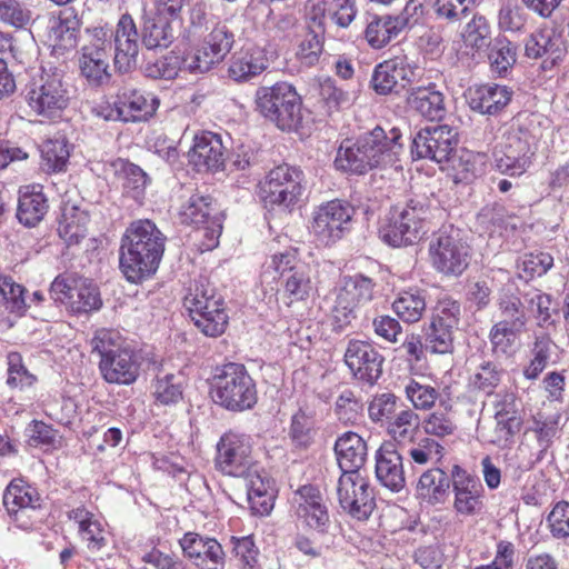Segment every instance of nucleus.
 I'll list each match as a JSON object with an SVG mask.
<instances>
[{
	"label": "nucleus",
	"instance_id": "obj_27",
	"mask_svg": "<svg viewBox=\"0 0 569 569\" xmlns=\"http://www.w3.org/2000/svg\"><path fill=\"white\" fill-rule=\"evenodd\" d=\"M104 173L108 177H113L120 183L127 197L137 202H141L144 198L150 178L138 164L123 158H117L104 164Z\"/></svg>",
	"mask_w": 569,
	"mask_h": 569
},
{
	"label": "nucleus",
	"instance_id": "obj_43",
	"mask_svg": "<svg viewBox=\"0 0 569 569\" xmlns=\"http://www.w3.org/2000/svg\"><path fill=\"white\" fill-rule=\"evenodd\" d=\"M487 50L491 70L500 76L506 74L516 63L517 49L506 37L498 36L492 39Z\"/></svg>",
	"mask_w": 569,
	"mask_h": 569
},
{
	"label": "nucleus",
	"instance_id": "obj_8",
	"mask_svg": "<svg viewBox=\"0 0 569 569\" xmlns=\"http://www.w3.org/2000/svg\"><path fill=\"white\" fill-rule=\"evenodd\" d=\"M26 102L31 112L47 120L61 117L70 102V92L59 72H43L27 89Z\"/></svg>",
	"mask_w": 569,
	"mask_h": 569
},
{
	"label": "nucleus",
	"instance_id": "obj_31",
	"mask_svg": "<svg viewBox=\"0 0 569 569\" xmlns=\"http://www.w3.org/2000/svg\"><path fill=\"white\" fill-rule=\"evenodd\" d=\"M407 103L410 110L429 121H440L447 112L443 93L437 90L433 83L411 88Z\"/></svg>",
	"mask_w": 569,
	"mask_h": 569
},
{
	"label": "nucleus",
	"instance_id": "obj_4",
	"mask_svg": "<svg viewBox=\"0 0 569 569\" xmlns=\"http://www.w3.org/2000/svg\"><path fill=\"white\" fill-rule=\"evenodd\" d=\"M211 397L222 408L241 412L254 407L258 392L246 367L229 362L217 368L211 385Z\"/></svg>",
	"mask_w": 569,
	"mask_h": 569
},
{
	"label": "nucleus",
	"instance_id": "obj_37",
	"mask_svg": "<svg viewBox=\"0 0 569 569\" xmlns=\"http://www.w3.org/2000/svg\"><path fill=\"white\" fill-rule=\"evenodd\" d=\"M317 418L315 410L300 407L292 416L289 427V437L298 448L310 447L317 436Z\"/></svg>",
	"mask_w": 569,
	"mask_h": 569
},
{
	"label": "nucleus",
	"instance_id": "obj_53",
	"mask_svg": "<svg viewBox=\"0 0 569 569\" xmlns=\"http://www.w3.org/2000/svg\"><path fill=\"white\" fill-rule=\"evenodd\" d=\"M521 331L518 322H513V327L507 326L506 322L493 325L489 333L492 351L496 355H510Z\"/></svg>",
	"mask_w": 569,
	"mask_h": 569
},
{
	"label": "nucleus",
	"instance_id": "obj_3",
	"mask_svg": "<svg viewBox=\"0 0 569 569\" xmlns=\"http://www.w3.org/2000/svg\"><path fill=\"white\" fill-rule=\"evenodd\" d=\"M93 351L100 356L99 370L108 383L131 385L139 376V362L122 337L102 329L92 339Z\"/></svg>",
	"mask_w": 569,
	"mask_h": 569
},
{
	"label": "nucleus",
	"instance_id": "obj_55",
	"mask_svg": "<svg viewBox=\"0 0 569 569\" xmlns=\"http://www.w3.org/2000/svg\"><path fill=\"white\" fill-rule=\"evenodd\" d=\"M7 363V385L11 389L26 390L37 382V377L26 368L20 353H8Z\"/></svg>",
	"mask_w": 569,
	"mask_h": 569
},
{
	"label": "nucleus",
	"instance_id": "obj_58",
	"mask_svg": "<svg viewBox=\"0 0 569 569\" xmlns=\"http://www.w3.org/2000/svg\"><path fill=\"white\" fill-rule=\"evenodd\" d=\"M320 97L329 112L347 108L356 100V92L339 88L333 80L327 79L320 84Z\"/></svg>",
	"mask_w": 569,
	"mask_h": 569
},
{
	"label": "nucleus",
	"instance_id": "obj_47",
	"mask_svg": "<svg viewBox=\"0 0 569 569\" xmlns=\"http://www.w3.org/2000/svg\"><path fill=\"white\" fill-rule=\"evenodd\" d=\"M159 17L158 19H146L142 31L141 42L149 49L167 48L173 40V32L170 23Z\"/></svg>",
	"mask_w": 569,
	"mask_h": 569
},
{
	"label": "nucleus",
	"instance_id": "obj_50",
	"mask_svg": "<svg viewBox=\"0 0 569 569\" xmlns=\"http://www.w3.org/2000/svg\"><path fill=\"white\" fill-rule=\"evenodd\" d=\"M34 490L22 480H12L3 492V506L9 515L18 510L34 507Z\"/></svg>",
	"mask_w": 569,
	"mask_h": 569
},
{
	"label": "nucleus",
	"instance_id": "obj_45",
	"mask_svg": "<svg viewBox=\"0 0 569 569\" xmlns=\"http://www.w3.org/2000/svg\"><path fill=\"white\" fill-rule=\"evenodd\" d=\"M102 305L99 291L96 286L83 278H79L73 284L72 298L68 310L73 313H87L98 310Z\"/></svg>",
	"mask_w": 569,
	"mask_h": 569
},
{
	"label": "nucleus",
	"instance_id": "obj_23",
	"mask_svg": "<svg viewBox=\"0 0 569 569\" xmlns=\"http://www.w3.org/2000/svg\"><path fill=\"white\" fill-rule=\"evenodd\" d=\"M186 557L200 569H223L224 552L213 538L187 532L179 541Z\"/></svg>",
	"mask_w": 569,
	"mask_h": 569
},
{
	"label": "nucleus",
	"instance_id": "obj_7",
	"mask_svg": "<svg viewBox=\"0 0 569 569\" xmlns=\"http://www.w3.org/2000/svg\"><path fill=\"white\" fill-rule=\"evenodd\" d=\"M179 214L182 223L193 224L202 232V251L218 247L224 216L211 196L200 192L191 194L181 206Z\"/></svg>",
	"mask_w": 569,
	"mask_h": 569
},
{
	"label": "nucleus",
	"instance_id": "obj_18",
	"mask_svg": "<svg viewBox=\"0 0 569 569\" xmlns=\"http://www.w3.org/2000/svg\"><path fill=\"white\" fill-rule=\"evenodd\" d=\"M457 143L458 132L455 128L447 124L426 127L415 136L411 151L418 159L442 163L450 159Z\"/></svg>",
	"mask_w": 569,
	"mask_h": 569
},
{
	"label": "nucleus",
	"instance_id": "obj_17",
	"mask_svg": "<svg viewBox=\"0 0 569 569\" xmlns=\"http://www.w3.org/2000/svg\"><path fill=\"white\" fill-rule=\"evenodd\" d=\"M233 42L234 36L228 26L217 23L204 38L202 44L184 57L186 68L193 73L209 71L214 64L224 59Z\"/></svg>",
	"mask_w": 569,
	"mask_h": 569
},
{
	"label": "nucleus",
	"instance_id": "obj_57",
	"mask_svg": "<svg viewBox=\"0 0 569 569\" xmlns=\"http://www.w3.org/2000/svg\"><path fill=\"white\" fill-rule=\"evenodd\" d=\"M405 395L416 410L431 409L439 398V391L435 387L415 379H410L405 386Z\"/></svg>",
	"mask_w": 569,
	"mask_h": 569
},
{
	"label": "nucleus",
	"instance_id": "obj_19",
	"mask_svg": "<svg viewBox=\"0 0 569 569\" xmlns=\"http://www.w3.org/2000/svg\"><path fill=\"white\" fill-rule=\"evenodd\" d=\"M159 102L152 94H146L136 89H124L117 96L113 104L101 108V116L106 120L137 122L151 117Z\"/></svg>",
	"mask_w": 569,
	"mask_h": 569
},
{
	"label": "nucleus",
	"instance_id": "obj_33",
	"mask_svg": "<svg viewBox=\"0 0 569 569\" xmlns=\"http://www.w3.org/2000/svg\"><path fill=\"white\" fill-rule=\"evenodd\" d=\"M267 68L268 58L264 51L260 48H251L232 57L228 74L236 82H246L262 73Z\"/></svg>",
	"mask_w": 569,
	"mask_h": 569
},
{
	"label": "nucleus",
	"instance_id": "obj_46",
	"mask_svg": "<svg viewBox=\"0 0 569 569\" xmlns=\"http://www.w3.org/2000/svg\"><path fill=\"white\" fill-rule=\"evenodd\" d=\"M412 445L407 451L410 462L418 466L436 465L438 466L445 455V447L438 442L435 438L422 437Z\"/></svg>",
	"mask_w": 569,
	"mask_h": 569
},
{
	"label": "nucleus",
	"instance_id": "obj_25",
	"mask_svg": "<svg viewBox=\"0 0 569 569\" xmlns=\"http://www.w3.org/2000/svg\"><path fill=\"white\" fill-rule=\"evenodd\" d=\"M188 159L198 172L222 169L224 147L220 136L210 131L196 134L193 144L188 152Z\"/></svg>",
	"mask_w": 569,
	"mask_h": 569
},
{
	"label": "nucleus",
	"instance_id": "obj_64",
	"mask_svg": "<svg viewBox=\"0 0 569 569\" xmlns=\"http://www.w3.org/2000/svg\"><path fill=\"white\" fill-rule=\"evenodd\" d=\"M1 290V309L10 313L22 316L27 305L24 300V288L16 283L10 277H3Z\"/></svg>",
	"mask_w": 569,
	"mask_h": 569
},
{
	"label": "nucleus",
	"instance_id": "obj_5",
	"mask_svg": "<svg viewBox=\"0 0 569 569\" xmlns=\"http://www.w3.org/2000/svg\"><path fill=\"white\" fill-rule=\"evenodd\" d=\"M254 103L256 110L282 131H296L301 126V98L286 81L259 87Z\"/></svg>",
	"mask_w": 569,
	"mask_h": 569
},
{
	"label": "nucleus",
	"instance_id": "obj_29",
	"mask_svg": "<svg viewBox=\"0 0 569 569\" xmlns=\"http://www.w3.org/2000/svg\"><path fill=\"white\" fill-rule=\"evenodd\" d=\"M337 462L341 473L365 472L368 455L366 441L358 433L347 431L335 443Z\"/></svg>",
	"mask_w": 569,
	"mask_h": 569
},
{
	"label": "nucleus",
	"instance_id": "obj_51",
	"mask_svg": "<svg viewBox=\"0 0 569 569\" xmlns=\"http://www.w3.org/2000/svg\"><path fill=\"white\" fill-rule=\"evenodd\" d=\"M360 307L337 291L330 313V325L335 332H342L357 319Z\"/></svg>",
	"mask_w": 569,
	"mask_h": 569
},
{
	"label": "nucleus",
	"instance_id": "obj_30",
	"mask_svg": "<svg viewBox=\"0 0 569 569\" xmlns=\"http://www.w3.org/2000/svg\"><path fill=\"white\" fill-rule=\"evenodd\" d=\"M242 478L246 480L247 499L252 512L259 516L269 515L274 499L270 477L257 466Z\"/></svg>",
	"mask_w": 569,
	"mask_h": 569
},
{
	"label": "nucleus",
	"instance_id": "obj_28",
	"mask_svg": "<svg viewBox=\"0 0 569 569\" xmlns=\"http://www.w3.org/2000/svg\"><path fill=\"white\" fill-rule=\"evenodd\" d=\"M525 54L529 59L545 58L541 68L549 70L559 63L565 54L560 40L551 29H538L525 42Z\"/></svg>",
	"mask_w": 569,
	"mask_h": 569
},
{
	"label": "nucleus",
	"instance_id": "obj_22",
	"mask_svg": "<svg viewBox=\"0 0 569 569\" xmlns=\"http://www.w3.org/2000/svg\"><path fill=\"white\" fill-rule=\"evenodd\" d=\"M109 31L114 44V67L120 72H127L136 67L138 60L140 37L137 26L132 17L126 13L120 17L116 29Z\"/></svg>",
	"mask_w": 569,
	"mask_h": 569
},
{
	"label": "nucleus",
	"instance_id": "obj_2",
	"mask_svg": "<svg viewBox=\"0 0 569 569\" xmlns=\"http://www.w3.org/2000/svg\"><path fill=\"white\" fill-rule=\"evenodd\" d=\"M400 139L399 129L392 128L387 134L381 127H376L356 141L343 140L335 167L346 173L365 174L377 167L393 166L402 151Z\"/></svg>",
	"mask_w": 569,
	"mask_h": 569
},
{
	"label": "nucleus",
	"instance_id": "obj_39",
	"mask_svg": "<svg viewBox=\"0 0 569 569\" xmlns=\"http://www.w3.org/2000/svg\"><path fill=\"white\" fill-rule=\"evenodd\" d=\"M536 134L529 130L526 120L518 118L505 133V142L502 148L531 160L535 154L537 143Z\"/></svg>",
	"mask_w": 569,
	"mask_h": 569
},
{
	"label": "nucleus",
	"instance_id": "obj_34",
	"mask_svg": "<svg viewBox=\"0 0 569 569\" xmlns=\"http://www.w3.org/2000/svg\"><path fill=\"white\" fill-rule=\"evenodd\" d=\"M281 297L286 306L302 302L310 298L315 290L311 269L308 264H299L292 273L280 281Z\"/></svg>",
	"mask_w": 569,
	"mask_h": 569
},
{
	"label": "nucleus",
	"instance_id": "obj_1",
	"mask_svg": "<svg viewBox=\"0 0 569 569\" xmlns=\"http://www.w3.org/2000/svg\"><path fill=\"white\" fill-rule=\"evenodd\" d=\"M166 237L150 220L132 222L121 238L119 268L131 283L154 274L164 252Z\"/></svg>",
	"mask_w": 569,
	"mask_h": 569
},
{
	"label": "nucleus",
	"instance_id": "obj_14",
	"mask_svg": "<svg viewBox=\"0 0 569 569\" xmlns=\"http://www.w3.org/2000/svg\"><path fill=\"white\" fill-rule=\"evenodd\" d=\"M432 267L445 276L458 277L469 266V247L457 232L440 231L429 244Z\"/></svg>",
	"mask_w": 569,
	"mask_h": 569
},
{
	"label": "nucleus",
	"instance_id": "obj_59",
	"mask_svg": "<svg viewBox=\"0 0 569 569\" xmlns=\"http://www.w3.org/2000/svg\"><path fill=\"white\" fill-rule=\"evenodd\" d=\"M456 329L457 328L439 326L438 323L430 322L426 332V349L438 355L452 352L453 333Z\"/></svg>",
	"mask_w": 569,
	"mask_h": 569
},
{
	"label": "nucleus",
	"instance_id": "obj_54",
	"mask_svg": "<svg viewBox=\"0 0 569 569\" xmlns=\"http://www.w3.org/2000/svg\"><path fill=\"white\" fill-rule=\"evenodd\" d=\"M398 397L392 392L377 393L368 405V416L375 423H389L398 413Z\"/></svg>",
	"mask_w": 569,
	"mask_h": 569
},
{
	"label": "nucleus",
	"instance_id": "obj_26",
	"mask_svg": "<svg viewBox=\"0 0 569 569\" xmlns=\"http://www.w3.org/2000/svg\"><path fill=\"white\" fill-rule=\"evenodd\" d=\"M512 90L498 83L475 84L466 92L471 110L488 116L499 114L511 101Z\"/></svg>",
	"mask_w": 569,
	"mask_h": 569
},
{
	"label": "nucleus",
	"instance_id": "obj_62",
	"mask_svg": "<svg viewBox=\"0 0 569 569\" xmlns=\"http://www.w3.org/2000/svg\"><path fill=\"white\" fill-rule=\"evenodd\" d=\"M505 371L496 363L487 361L479 366L471 376V386L487 395H492L495 389L501 382Z\"/></svg>",
	"mask_w": 569,
	"mask_h": 569
},
{
	"label": "nucleus",
	"instance_id": "obj_52",
	"mask_svg": "<svg viewBox=\"0 0 569 569\" xmlns=\"http://www.w3.org/2000/svg\"><path fill=\"white\" fill-rule=\"evenodd\" d=\"M422 428L427 436L446 438L456 432L457 425L450 409L446 407L430 412L422 420Z\"/></svg>",
	"mask_w": 569,
	"mask_h": 569
},
{
	"label": "nucleus",
	"instance_id": "obj_42",
	"mask_svg": "<svg viewBox=\"0 0 569 569\" xmlns=\"http://www.w3.org/2000/svg\"><path fill=\"white\" fill-rule=\"evenodd\" d=\"M71 146L66 137L59 136L41 146V166L47 172L64 171L70 158Z\"/></svg>",
	"mask_w": 569,
	"mask_h": 569
},
{
	"label": "nucleus",
	"instance_id": "obj_35",
	"mask_svg": "<svg viewBox=\"0 0 569 569\" xmlns=\"http://www.w3.org/2000/svg\"><path fill=\"white\" fill-rule=\"evenodd\" d=\"M452 479L439 466L426 470L417 485L418 496L429 505L441 503L446 500Z\"/></svg>",
	"mask_w": 569,
	"mask_h": 569
},
{
	"label": "nucleus",
	"instance_id": "obj_21",
	"mask_svg": "<svg viewBox=\"0 0 569 569\" xmlns=\"http://www.w3.org/2000/svg\"><path fill=\"white\" fill-rule=\"evenodd\" d=\"M451 478L455 511L463 517L479 515L485 507V489L480 480L458 465L452 467Z\"/></svg>",
	"mask_w": 569,
	"mask_h": 569
},
{
	"label": "nucleus",
	"instance_id": "obj_24",
	"mask_svg": "<svg viewBox=\"0 0 569 569\" xmlns=\"http://www.w3.org/2000/svg\"><path fill=\"white\" fill-rule=\"evenodd\" d=\"M376 478L392 492L401 491L406 486L403 458L397 450L396 443L385 441L375 455Z\"/></svg>",
	"mask_w": 569,
	"mask_h": 569
},
{
	"label": "nucleus",
	"instance_id": "obj_61",
	"mask_svg": "<svg viewBox=\"0 0 569 569\" xmlns=\"http://www.w3.org/2000/svg\"><path fill=\"white\" fill-rule=\"evenodd\" d=\"M453 180L457 183H470L485 172L482 157L472 152H463L453 166Z\"/></svg>",
	"mask_w": 569,
	"mask_h": 569
},
{
	"label": "nucleus",
	"instance_id": "obj_6",
	"mask_svg": "<svg viewBox=\"0 0 569 569\" xmlns=\"http://www.w3.org/2000/svg\"><path fill=\"white\" fill-rule=\"evenodd\" d=\"M429 212V206L417 199L392 207L388 222L380 229L382 241L397 248L418 242L428 232Z\"/></svg>",
	"mask_w": 569,
	"mask_h": 569
},
{
	"label": "nucleus",
	"instance_id": "obj_36",
	"mask_svg": "<svg viewBox=\"0 0 569 569\" xmlns=\"http://www.w3.org/2000/svg\"><path fill=\"white\" fill-rule=\"evenodd\" d=\"M403 30V21L392 16H373L368 21L365 37L373 49L386 47Z\"/></svg>",
	"mask_w": 569,
	"mask_h": 569
},
{
	"label": "nucleus",
	"instance_id": "obj_11",
	"mask_svg": "<svg viewBox=\"0 0 569 569\" xmlns=\"http://www.w3.org/2000/svg\"><path fill=\"white\" fill-rule=\"evenodd\" d=\"M353 214L355 209L347 201L322 203L312 212L310 233L320 244L332 246L349 231Z\"/></svg>",
	"mask_w": 569,
	"mask_h": 569
},
{
	"label": "nucleus",
	"instance_id": "obj_44",
	"mask_svg": "<svg viewBox=\"0 0 569 569\" xmlns=\"http://www.w3.org/2000/svg\"><path fill=\"white\" fill-rule=\"evenodd\" d=\"M183 395V377L181 375L166 373L157 376L152 381V396L156 403L171 406L178 403Z\"/></svg>",
	"mask_w": 569,
	"mask_h": 569
},
{
	"label": "nucleus",
	"instance_id": "obj_13",
	"mask_svg": "<svg viewBox=\"0 0 569 569\" xmlns=\"http://www.w3.org/2000/svg\"><path fill=\"white\" fill-rule=\"evenodd\" d=\"M422 76V68L407 56H397L376 66L370 84L376 93H398Z\"/></svg>",
	"mask_w": 569,
	"mask_h": 569
},
{
	"label": "nucleus",
	"instance_id": "obj_9",
	"mask_svg": "<svg viewBox=\"0 0 569 569\" xmlns=\"http://www.w3.org/2000/svg\"><path fill=\"white\" fill-rule=\"evenodd\" d=\"M184 307L194 326L208 337L221 336L228 325L224 302L212 288L196 286L184 297Z\"/></svg>",
	"mask_w": 569,
	"mask_h": 569
},
{
	"label": "nucleus",
	"instance_id": "obj_60",
	"mask_svg": "<svg viewBox=\"0 0 569 569\" xmlns=\"http://www.w3.org/2000/svg\"><path fill=\"white\" fill-rule=\"evenodd\" d=\"M32 13L22 0H0V21L16 29L26 28Z\"/></svg>",
	"mask_w": 569,
	"mask_h": 569
},
{
	"label": "nucleus",
	"instance_id": "obj_48",
	"mask_svg": "<svg viewBox=\"0 0 569 569\" xmlns=\"http://www.w3.org/2000/svg\"><path fill=\"white\" fill-rule=\"evenodd\" d=\"M375 282L363 274L345 277L338 291L359 307L368 303L373 298Z\"/></svg>",
	"mask_w": 569,
	"mask_h": 569
},
{
	"label": "nucleus",
	"instance_id": "obj_16",
	"mask_svg": "<svg viewBox=\"0 0 569 569\" xmlns=\"http://www.w3.org/2000/svg\"><path fill=\"white\" fill-rule=\"evenodd\" d=\"M250 438L228 431L217 445L216 466L223 475L242 477L257 467L251 455Z\"/></svg>",
	"mask_w": 569,
	"mask_h": 569
},
{
	"label": "nucleus",
	"instance_id": "obj_32",
	"mask_svg": "<svg viewBox=\"0 0 569 569\" xmlns=\"http://www.w3.org/2000/svg\"><path fill=\"white\" fill-rule=\"evenodd\" d=\"M68 518L78 527V535L91 552H98L107 546V531L103 522L84 507L68 512Z\"/></svg>",
	"mask_w": 569,
	"mask_h": 569
},
{
	"label": "nucleus",
	"instance_id": "obj_20",
	"mask_svg": "<svg viewBox=\"0 0 569 569\" xmlns=\"http://www.w3.org/2000/svg\"><path fill=\"white\" fill-rule=\"evenodd\" d=\"M385 358L368 341L352 339L345 352V363L355 379L375 385L382 375Z\"/></svg>",
	"mask_w": 569,
	"mask_h": 569
},
{
	"label": "nucleus",
	"instance_id": "obj_12",
	"mask_svg": "<svg viewBox=\"0 0 569 569\" xmlns=\"http://www.w3.org/2000/svg\"><path fill=\"white\" fill-rule=\"evenodd\" d=\"M340 507L357 520H367L376 508V497L366 472L341 473L337 482Z\"/></svg>",
	"mask_w": 569,
	"mask_h": 569
},
{
	"label": "nucleus",
	"instance_id": "obj_41",
	"mask_svg": "<svg viewBox=\"0 0 569 569\" xmlns=\"http://www.w3.org/2000/svg\"><path fill=\"white\" fill-rule=\"evenodd\" d=\"M420 418L413 409L406 407L387 425V432L393 443H411L419 433Z\"/></svg>",
	"mask_w": 569,
	"mask_h": 569
},
{
	"label": "nucleus",
	"instance_id": "obj_56",
	"mask_svg": "<svg viewBox=\"0 0 569 569\" xmlns=\"http://www.w3.org/2000/svg\"><path fill=\"white\" fill-rule=\"evenodd\" d=\"M362 412L363 403L352 390L346 389L338 396L335 413L341 422L353 425L362 417Z\"/></svg>",
	"mask_w": 569,
	"mask_h": 569
},
{
	"label": "nucleus",
	"instance_id": "obj_38",
	"mask_svg": "<svg viewBox=\"0 0 569 569\" xmlns=\"http://www.w3.org/2000/svg\"><path fill=\"white\" fill-rule=\"evenodd\" d=\"M48 210L47 198L34 187H26L20 191L17 218L27 227H34L39 223Z\"/></svg>",
	"mask_w": 569,
	"mask_h": 569
},
{
	"label": "nucleus",
	"instance_id": "obj_49",
	"mask_svg": "<svg viewBox=\"0 0 569 569\" xmlns=\"http://www.w3.org/2000/svg\"><path fill=\"white\" fill-rule=\"evenodd\" d=\"M491 30L488 20L482 16H473V18L466 24L462 32V39L466 48L473 52H479L488 48L492 41Z\"/></svg>",
	"mask_w": 569,
	"mask_h": 569
},
{
	"label": "nucleus",
	"instance_id": "obj_10",
	"mask_svg": "<svg viewBox=\"0 0 569 569\" xmlns=\"http://www.w3.org/2000/svg\"><path fill=\"white\" fill-rule=\"evenodd\" d=\"M111 50L112 33L108 28L97 27L89 30V40L81 49L79 67L90 84L102 86L109 82Z\"/></svg>",
	"mask_w": 569,
	"mask_h": 569
},
{
	"label": "nucleus",
	"instance_id": "obj_40",
	"mask_svg": "<svg viewBox=\"0 0 569 569\" xmlns=\"http://www.w3.org/2000/svg\"><path fill=\"white\" fill-rule=\"evenodd\" d=\"M425 291L410 288L400 291L392 302V309L396 315L405 322H418L426 311Z\"/></svg>",
	"mask_w": 569,
	"mask_h": 569
},
{
	"label": "nucleus",
	"instance_id": "obj_15",
	"mask_svg": "<svg viewBox=\"0 0 569 569\" xmlns=\"http://www.w3.org/2000/svg\"><path fill=\"white\" fill-rule=\"evenodd\" d=\"M303 172L287 163L280 164L266 177L261 190L266 202L291 209L303 192Z\"/></svg>",
	"mask_w": 569,
	"mask_h": 569
},
{
	"label": "nucleus",
	"instance_id": "obj_63",
	"mask_svg": "<svg viewBox=\"0 0 569 569\" xmlns=\"http://www.w3.org/2000/svg\"><path fill=\"white\" fill-rule=\"evenodd\" d=\"M461 316V306L452 297H439L431 316V321L439 326L458 328Z\"/></svg>",
	"mask_w": 569,
	"mask_h": 569
}]
</instances>
